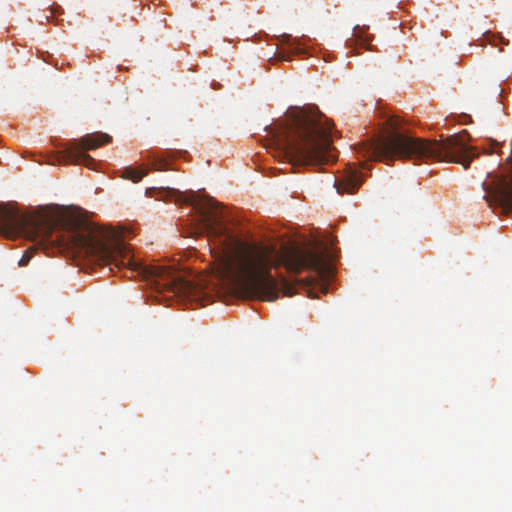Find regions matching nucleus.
I'll use <instances>...</instances> for the list:
<instances>
[{
    "label": "nucleus",
    "mask_w": 512,
    "mask_h": 512,
    "mask_svg": "<svg viewBox=\"0 0 512 512\" xmlns=\"http://www.w3.org/2000/svg\"><path fill=\"white\" fill-rule=\"evenodd\" d=\"M0 233L10 239L24 236L33 242V246L19 260L20 267L29 263L34 250L41 249L46 255L71 250L76 257L91 265H114L118 269L127 267L141 275L151 288L160 293H171L172 296L195 301L200 299L202 293L197 285L185 280L176 271L137 262L130 246L114 231L72 215L28 216L0 207Z\"/></svg>",
    "instance_id": "f257e3e1"
},
{
    "label": "nucleus",
    "mask_w": 512,
    "mask_h": 512,
    "mask_svg": "<svg viewBox=\"0 0 512 512\" xmlns=\"http://www.w3.org/2000/svg\"><path fill=\"white\" fill-rule=\"evenodd\" d=\"M198 214L201 234H205L210 252L219 265L220 277L235 287L238 293L251 299L274 301L278 298V282L271 274L273 267L283 266L289 272L304 269L315 272L327 282L334 267L326 253L249 241L231 231L225 224V213L212 198H197L192 202Z\"/></svg>",
    "instance_id": "f03ea898"
},
{
    "label": "nucleus",
    "mask_w": 512,
    "mask_h": 512,
    "mask_svg": "<svg viewBox=\"0 0 512 512\" xmlns=\"http://www.w3.org/2000/svg\"><path fill=\"white\" fill-rule=\"evenodd\" d=\"M265 130L271 136L273 156L292 166L336 160L332 124L316 105L291 106Z\"/></svg>",
    "instance_id": "7ed1b4c3"
},
{
    "label": "nucleus",
    "mask_w": 512,
    "mask_h": 512,
    "mask_svg": "<svg viewBox=\"0 0 512 512\" xmlns=\"http://www.w3.org/2000/svg\"><path fill=\"white\" fill-rule=\"evenodd\" d=\"M383 125L385 135H378L356 145V152L368 160L388 164L396 159L409 160L419 164L427 160L461 163L467 168L478 156L476 149L467 144V132L451 135L443 140L413 137L399 131L401 121L388 115Z\"/></svg>",
    "instance_id": "20e7f679"
},
{
    "label": "nucleus",
    "mask_w": 512,
    "mask_h": 512,
    "mask_svg": "<svg viewBox=\"0 0 512 512\" xmlns=\"http://www.w3.org/2000/svg\"><path fill=\"white\" fill-rule=\"evenodd\" d=\"M111 141V136L105 133L87 134L79 140L73 139L68 141L62 151L53 152L50 155L49 162L51 164L71 163L92 168L95 160L90 155L86 154L85 151L97 149Z\"/></svg>",
    "instance_id": "39448f33"
},
{
    "label": "nucleus",
    "mask_w": 512,
    "mask_h": 512,
    "mask_svg": "<svg viewBox=\"0 0 512 512\" xmlns=\"http://www.w3.org/2000/svg\"><path fill=\"white\" fill-rule=\"evenodd\" d=\"M362 183L363 178L358 169L354 165H348L340 176L335 179L334 187L340 195L354 194Z\"/></svg>",
    "instance_id": "423d86ee"
},
{
    "label": "nucleus",
    "mask_w": 512,
    "mask_h": 512,
    "mask_svg": "<svg viewBox=\"0 0 512 512\" xmlns=\"http://www.w3.org/2000/svg\"><path fill=\"white\" fill-rule=\"evenodd\" d=\"M169 157V152H164L163 154L149 152L146 155V159L150 161L151 169L156 171H165L170 169L168 162Z\"/></svg>",
    "instance_id": "0eeeda50"
},
{
    "label": "nucleus",
    "mask_w": 512,
    "mask_h": 512,
    "mask_svg": "<svg viewBox=\"0 0 512 512\" xmlns=\"http://www.w3.org/2000/svg\"><path fill=\"white\" fill-rule=\"evenodd\" d=\"M369 26L367 25H356L353 28V37L356 42L367 47L371 50L370 42L373 40V35L368 33Z\"/></svg>",
    "instance_id": "6e6552de"
},
{
    "label": "nucleus",
    "mask_w": 512,
    "mask_h": 512,
    "mask_svg": "<svg viewBox=\"0 0 512 512\" xmlns=\"http://www.w3.org/2000/svg\"><path fill=\"white\" fill-rule=\"evenodd\" d=\"M147 173V170L126 167L122 172V177L131 180L134 183H138L147 175Z\"/></svg>",
    "instance_id": "1a4fd4ad"
},
{
    "label": "nucleus",
    "mask_w": 512,
    "mask_h": 512,
    "mask_svg": "<svg viewBox=\"0 0 512 512\" xmlns=\"http://www.w3.org/2000/svg\"><path fill=\"white\" fill-rule=\"evenodd\" d=\"M154 191H157L158 194L160 195V197H157V199H166L168 197H175V198H179L180 197V191L178 190H175V189H172V188H159V189H156V188H149L147 190V194H149L150 196H153V192Z\"/></svg>",
    "instance_id": "9d476101"
},
{
    "label": "nucleus",
    "mask_w": 512,
    "mask_h": 512,
    "mask_svg": "<svg viewBox=\"0 0 512 512\" xmlns=\"http://www.w3.org/2000/svg\"><path fill=\"white\" fill-rule=\"evenodd\" d=\"M281 289L283 290V294L285 296H292L294 294V291H295L294 286L289 284L286 280L282 281Z\"/></svg>",
    "instance_id": "9b49d317"
},
{
    "label": "nucleus",
    "mask_w": 512,
    "mask_h": 512,
    "mask_svg": "<svg viewBox=\"0 0 512 512\" xmlns=\"http://www.w3.org/2000/svg\"><path fill=\"white\" fill-rule=\"evenodd\" d=\"M497 38H498V40H499V42L501 44H503V45H508L509 44V40L505 39L504 37L499 35V36H497Z\"/></svg>",
    "instance_id": "f8f14e48"
},
{
    "label": "nucleus",
    "mask_w": 512,
    "mask_h": 512,
    "mask_svg": "<svg viewBox=\"0 0 512 512\" xmlns=\"http://www.w3.org/2000/svg\"><path fill=\"white\" fill-rule=\"evenodd\" d=\"M291 51H292L293 53H300V52H301V50H300L299 48H297V47H296V48H293V47H292V48H291Z\"/></svg>",
    "instance_id": "ddd939ff"
},
{
    "label": "nucleus",
    "mask_w": 512,
    "mask_h": 512,
    "mask_svg": "<svg viewBox=\"0 0 512 512\" xmlns=\"http://www.w3.org/2000/svg\"><path fill=\"white\" fill-rule=\"evenodd\" d=\"M279 57H280V59H281V60H284V61H288V60H290L289 58H286V57H285L284 55H282V54H280V56H279Z\"/></svg>",
    "instance_id": "4468645a"
},
{
    "label": "nucleus",
    "mask_w": 512,
    "mask_h": 512,
    "mask_svg": "<svg viewBox=\"0 0 512 512\" xmlns=\"http://www.w3.org/2000/svg\"><path fill=\"white\" fill-rule=\"evenodd\" d=\"M327 290H328V287H327V286H325V287L323 288V292H324V293H327Z\"/></svg>",
    "instance_id": "2eb2a0df"
}]
</instances>
